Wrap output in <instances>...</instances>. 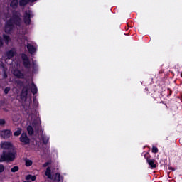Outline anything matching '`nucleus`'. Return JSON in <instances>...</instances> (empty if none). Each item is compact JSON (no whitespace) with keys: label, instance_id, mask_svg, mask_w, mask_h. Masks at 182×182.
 Masks as SVG:
<instances>
[{"label":"nucleus","instance_id":"f257e3e1","mask_svg":"<svg viewBox=\"0 0 182 182\" xmlns=\"http://www.w3.org/2000/svg\"><path fill=\"white\" fill-rule=\"evenodd\" d=\"M22 25V14L21 11H16L12 14L10 19L7 20L4 25V32L5 33L9 34L14 29L15 26L20 27Z\"/></svg>","mask_w":182,"mask_h":182},{"label":"nucleus","instance_id":"f03ea898","mask_svg":"<svg viewBox=\"0 0 182 182\" xmlns=\"http://www.w3.org/2000/svg\"><path fill=\"white\" fill-rule=\"evenodd\" d=\"M16 84L17 87H18V89H21V87H23L20 93V99L21 100L26 102V99H28V92H29V88H30L29 83H28L26 85H23V81L21 80H16Z\"/></svg>","mask_w":182,"mask_h":182},{"label":"nucleus","instance_id":"7ed1b4c3","mask_svg":"<svg viewBox=\"0 0 182 182\" xmlns=\"http://www.w3.org/2000/svg\"><path fill=\"white\" fill-rule=\"evenodd\" d=\"M16 157V151L13 149L11 151H3L1 154V163H11L15 160Z\"/></svg>","mask_w":182,"mask_h":182},{"label":"nucleus","instance_id":"20e7f679","mask_svg":"<svg viewBox=\"0 0 182 182\" xmlns=\"http://www.w3.org/2000/svg\"><path fill=\"white\" fill-rule=\"evenodd\" d=\"M38 0H12L10 3V6L15 9L18 8V6H26L30 2L33 3L36 2Z\"/></svg>","mask_w":182,"mask_h":182},{"label":"nucleus","instance_id":"39448f33","mask_svg":"<svg viewBox=\"0 0 182 182\" xmlns=\"http://www.w3.org/2000/svg\"><path fill=\"white\" fill-rule=\"evenodd\" d=\"M35 15L33 14V12L32 10H27L24 12L23 14V22L26 26H29L31 25V23L32 22V18H33Z\"/></svg>","mask_w":182,"mask_h":182},{"label":"nucleus","instance_id":"423d86ee","mask_svg":"<svg viewBox=\"0 0 182 182\" xmlns=\"http://www.w3.org/2000/svg\"><path fill=\"white\" fill-rule=\"evenodd\" d=\"M144 157L146 160V163H148L151 168H156V167H157V165L156 164V160L151 159V156H150L149 152H146L144 155Z\"/></svg>","mask_w":182,"mask_h":182},{"label":"nucleus","instance_id":"0eeeda50","mask_svg":"<svg viewBox=\"0 0 182 182\" xmlns=\"http://www.w3.org/2000/svg\"><path fill=\"white\" fill-rule=\"evenodd\" d=\"M1 149H3V151H9L11 150H15V146L11 142L4 141L0 144Z\"/></svg>","mask_w":182,"mask_h":182},{"label":"nucleus","instance_id":"6e6552de","mask_svg":"<svg viewBox=\"0 0 182 182\" xmlns=\"http://www.w3.org/2000/svg\"><path fill=\"white\" fill-rule=\"evenodd\" d=\"M19 140L21 143V146H28V144H31V139L28 136V134L25 132H23L19 138Z\"/></svg>","mask_w":182,"mask_h":182},{"label":"nucleus","instance_id":"1a4fd4ad","mask_svg":"<svg viewBox=\"0 0 182 182\" xmlns=\"http://www.w3.org/2000/svg\"><path fill=\"white\" fill-rule=\"evenodd\" d=\"M21 59L23 60V65L26 69H31V60H29V58L28 55L25 53H23L21 55Z\"/></svg>","mask_w":182,"mask_h":182},{"label":"nucleus","instance_id":"9d476101","mask_svg":"<svg viewBox=\"0 0 182 182\" xmlns=\"http://www.w3.org/2000/svg\"><path fill=\"white\" fill-rule=\"evenodd\" d=\"M12 136V131L10 129H4L0 131V137L1 139H7Z\"/></svg>","mask_w":182,"mask_h":182},{"label":"nucleus","instance_id":"9b49d317","mask_svg":"<svg viewBox=\"0 0 182 182\" xmlns=\"http://www.w3.org/2000/svg\"><path fill=\"white\" fill-rule=\"evenodd\" d=\"M14 75L17 79H25V75H23L19 70H15L14 71Z\"/></svg>","mask_w":182,"mask_h":182},{"label":"nucleus","instance_id":"f8f14e48","mask_svg":"<svg viewBox=\"0 0 182 182\" xmlns=\"http://www.w3.org/2000/svg\"><path fill=\"white\" fill-rule=\"evenodd\" d=\"M27 50L31 55H33V53L36 52V48H35V46L30 43L27 44Z\"/></svg>","mask_w":182,"mask_h":182},{"label":"nucleus","instance_id":"ddd939ff","mask_svg":"<svg viewBox=\"0 0 182 182\" xmlns=\"http://www.w3.org/2000/svg\"><path fill=\"white\" fill-rule=\"evenodd\" d=\"M30 90L33 95H36V93H38V87H36L34 82L31 83Z\"/></svg>","mask_w":182,"mask_h":182},{"label":"nucleus","instance_id":"4468645a","mask_svg":"<svg viewBox=\"0 0 182 182\" xmlns=\"http://www.w3.org/2000/svg\"><path fill=\"white\" fill-rule=\"evenodd\" d=\"M45 176H46V177H48V178H50V180L51 178H53V176H52V169L50 166L47 167L46 171L45 172Z\"/></svg>","mask_w":182,"mask_h":182},{"label":"nucleus","instance_id":"2eb2a0df","mask_svg":"<svg viewBox=\"0 0 182 182\" xmlns=\"http://www.w3.org/2000/svg\"><path fill=\"white\" fill-rule=\"evenodd\" d=\"M54 182H63V176L60 173H56L54 176Z\"/></svg>","mask_w":182,"mask_h":182},{"label":"nucleus","instance_id":"dca6fc26","mask_svg":"<svg viewBox=\"0 0 182 182\" xmlns=\"http://www.w3.org/2000/svg\"><path fill=\"white\" fill-rule=\"evenodd\" d=\"M6 56L7 57V59H12V58L15 56V52H14L12 50H10L6 53Z\"/></svg>","mask_w":182,"mask_h":182},{"label":"nucleus","instance_id":"f3484780","mask_svg":"<svg viewBox=\"0 0 182 182\" xmlns=\"http://www.w3.org/2000/svg\"><path fill=\"white\" fill-rule=\"evenodd\" d=\"M27 132H28V134L30 135V136H33V133H34V131H33V127H32V126L31 125H28L27 127Z\"/></svg>","mask_w":182,"mask_h":182},{"label":"nucleus","instance_id":"a211bd4d","mask_svg":"<svg viewBox=\"0 0 182 182\" xmlns=\"http://www.w3.org/2000/svg\"><path fill=\"white\" fill-rule=\"evenodd\" d=\"M3 38L4 39L6 45H9V41H11V38L9 37V36L4 34Z\"/></svg>","mask_w":182,"mask_h":182},{"label":"nucleus","instance_id":"6ab92c4d","mask_svg":"<svg viewBox=\"0 0 182 182\" xmlns=\"http://www.w3.org/2000/svg\"><path fill=\"white\" fill-rule=\"evenodd\" d=\"M22 134V128H17V130L14 132V136L18 137V136H21Z\"/></svg>","mask_w":182,"mask_h":182},{"label":"nucleus","instance_id":"aec40b11","mask_svg":"<svg viewBox=\"0 0 182 182\" xmlns=\"http://www.w3.org/2000/svg\"><path fill=\"white\" fill-rule=\"evenodd\" d=\"M26 180H31V181H35L36 180V176L29 174L26 176Z\"/></svg>","mask_w":182,"mask_h":182},{"label":"nucleus","instance_id":"412c9836","mask_svg":"<svg viewBox=\"0 0 182 182\" xmlns=\"http://www.w3.org/2000/svg\"><path fill=\"white\" fill-rule=\"evenodd\" d=\"M42 140H43V144H48V143H49V137L45 135L42 136Z\"/></svg>","mask_w":182,"mask_h":182},{"label":"nucleus","instance_id":"4be33fe9","mask_svg":"<svg viewBox=\"0 0 182 182\" xmlns=\"http://www.w3.org/2000/svg\"><path fill=\"white\" fill-rule=\"evenodd\" d=\"M11 173H16L17 171H19V166H14L11 169Z\"/></svg>","mask_w":182,"mask_h":182},{"label":"nucleus","instance_id":"5701e85b","mask_svg":"<svg viewBox=\"0 0 182 182\" xmlns=\"http://www.w3.org/2000/svg\"><path fill=\"white\" fill-rule=\"evenodd\" d=\"M33 162L31 160L27 159L26 160V167H31V166H32Z\"/></svg>","mask_w":182,"mask_h":182},{"label":"nucleus","instance_id":"b1692460","mask_svg":"<svg viewBox=\"0 0 182 182\" xmlns=\"http://www.w3.org/2000/svg\"><path fill=\"white\" fill-rule=\"evenodd\" d=\"M9 92H11L10 87H6L4 90V95H8V93H9Z\"/></svg>","mask_w":182,"mask_h":182},{"label":"nucleus","instance_id":"393cba45","mask_svg":"<svg viewBox=\"0 0 182 182\" xmlns=\"http://www.w3.org/2000/svg\"><path fill=\"white\" fill-rule=\"evenodd\" d=\"M152 153H159V148L156 147V146H153L152 147V150H151Z\"/></svg>","mask_w":182,"mask_h":182},{"label":"nucleus","instance_id":"a878e982","mask_svg":"<svg viewBox=\"0 0 182 182\" xmlns=\"http://www.w3.org/2000/svg\"><path fill=\"white\" fill-rule=\"evenodd\" d=\"M5 123H6V122L5 121V119H0V126H5Z\"/></svg>","mask_w":182,"mask_h":182},{"label":"nucleus","instance_id":"bb28decb","mask_svg":"<svg viewBox=\"0 0 182 182\" xmlns=\"http://www.w3.org/2000/svg\"><path fill=\"white\" fill-rule=\"evenodd\" d=\"M5 171V166L3 164H0V173H4Z\"/></svg>","mask_w":182,"mask_h":182},{"label":"nucleus","instance_id":"cd10ccee","mask_svg":"<svg viewBox=\"0 0 182 182\" xmlns=\"http://www.w3.org/2000/svg\"><path fill=\"white\" fill-rule=\"evenodd\" d=\"M33 70H38V65L34 61H33Z\"/></svg>","mask_w":182,"mask_h":182},{"label":"nucleus","instance_id":"c85d7f7f","mask_svg":"<svg viewBox=\"0 0 182 182\" xmlns=\"http://www.w3.org/2000/svg\"><path fill=\"white\" fill-rule=\"evenodd\" d=\"M33 102L35 106H38V100H36V97H33Z\"/></svg>","mask_w":182,"mask_h":182},{"label":"nucleus","instance_id":"c756f323","mask_svg":"<svg viewBox=\"0 0 182 182\" xmlns=\"http://www.w3.org/2000/svg\"><path fill=\"white\" fill-rule=\"evenodd\" d=\"M4 46V40L3 38L0 36V48H2Z\"/></svg>","mask_w":182,"mask_h":182},{"label":"nucleus","instance_id":"7c9ffc66","mask_svg":"<svg viewBox=\"0 0 182 182\" xmlns=\"http://www.w3.org/2000/svg\"><path fill=\"white\" fill-rule=\"evenodd\" d=\"M180 160H182V155H178L176 157V161H180Z\"/></svg>","mask_w":182,"mask_h":182},{"label":"nucleus","instance_id":"2f4dec72","mask_svg":"<svg viewBox=\"0 0 182 182\" xmlns=\"http://www.w3.org/2000/svg\"><path fill=\"white\" fill-rule=\"evenodd\" d=\"M50 162H46L43 164V167H48V166H50Z\"/></svg>","mask_w":182,"mask_h":182},{"label":"nucleus","instance_id":"473e14b6","mask_svg":"<svg viewBox=\"0 0 182 182\" xmlns=\"http://www.w3.org/2000/svg\"><path fill=\"white\" fill-rule=\"evenodd\" d=\"M168 169L171 170V171H176V168H173V167H171V166H168Z\"/></svg>","mask_w":182,"mask_h":182},{"label":"nucleus","instance_id":"72a5a7b5","mask_svg":"<svg viewBox=\"0 0 182 182\" xmlns=\"http://www.w3.org/2000/svg\"><path fill=\"white\" fill-rule=\"evenodd\" d=\"M6 77H8V75H6V73H4V79H6Z\"/></svg>","mask_w":182,"mask_h":182},{"label":"nucleus","instance_id":"f704fd0d","mask_svg":"<svg viewBox=\"0 0 182 182\" xmlns=\"http://www.w3.org/2000/svg\"><path fill=\"white\" fill-rule=\"evenodd\" d=\"M168 90H169V95L168 96H171V93H172L171 90L168 88Z\"/></svg>","mask_w":182,"mask_h":182},{"label":"nucleus","instance_id":"c9c22d12","mask_svg":"<svg viewBox=\"0 0 182 182\" xmlns=\"http://www.w3.org/2000/svg\"><path fill=\"white\" fill-rule=\"evenodd\" d=\"M145 90H146V92H149V88H145Z\"/></svg>","mask_w":182,"mask_h":182},{"label":"nucleus","instance_id":"e433bc0d","mask_svg":"<svg viewBox=\"0 0 182 182\" xmlns=\"http://www.w3.org/2000/svg\"><path fill=\"white\" fill-rule=\"evenodd\" d=\"M0 163H2V161H1V155H0Z\"/></svg>","mask_w":182,"mask_h":182},{"label":"nucleus","instance_id":"4c0bfd02","mask_svg":"<svg viewBox=\"0 0 182 182\" xmlns=\"http://www.w3.org/2000/svg\"><path fill=\"white\" fill-rule=\"evenodd\" d=\"M166 107H167V105L165 104Z\"/></svg>","mask_w":182,"mask_h":182}]
</instances>
